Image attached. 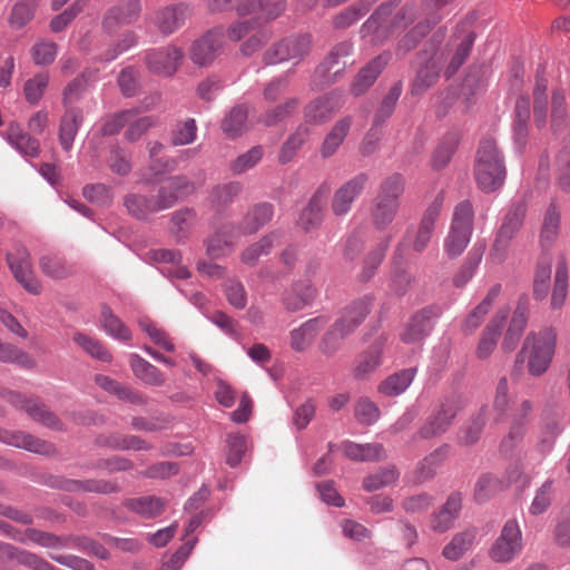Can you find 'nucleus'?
Returning <instances> with one entry per match:
<instances>
[{
    "instance_id": "1",
    "label": "nucleus",
    "mask_w": 570,
    "mask_h": 570,
    "mask_svg": "<svg viewBox=\"0 0 570 570\" xmlns=\"http://www.w3.org/2000/svg\"><path fill=\"white\" fill-rule=\"evenodd\" d=\"M400 0H390L381 4L374 13L362 24L361 33L370 38L373 45L383 43L390 36L400 32L411 23L416 16L414 4H405L392 19L390 16L399 6Z\"/></svg>"
},
{
    "instance_id": "2",
    "label": "nucleus",
    "mask_w": 570,
    "mask_h": 570,
    "mask_svg": "<svg viewBox=\"0 0 570 570\" xmlns=\"http://www.w3.org/2000/svg\"><path fill=\"white\" fill-rule=\"evenodd\" d=\"M557 346V333L547 327L535 333L530 332L522 345L520 354L527 357L528 372L532 376L543 375L550 367Z\"/></svg>"
},
{
    "instance_id": "3",
    "label": "nucleus",
    "mask_w": 570,
    "mask_h": 570,
    "mask_svg": "<svg viewBox=\"0 0 570 570\" xmlns=\"http://www.w3.org/2000/svg\"><path fill=\"white\" fill-rule=\"evenodd\" d=\"M371 299L364 298L347 306L342 316L324 334L320 343L323 354L331 356L337 352L343 340L351 334L370 313Z\"/></svg>"
},
{
    "instance_id": "4",
    "label": "nucleus",
    "mask_w": 570,
    "mask_h": 570,
    "mask_svg": "<svg viewBox=\"0 0 570 570\" xmlns=\"http://www.w3.org/2000/svg\"><path fill=\"white\" fill-rule=\"evenodd\" d=\"M473 217V207L469 200H463L455 206L450 230L443 244L444 252L450 258L460 256L470 243Z\"/></svg>"
},
{
    "instance_id": "5",
    "label": "nucleus",
    "mask_w": 570,
    "mask_h": 570,
    "mask_svg": "<svg viewBox=\"0 0 570 570\" xmlns=\"http://www.w3.org/2000/svg\"><path fill=\"white\" fill-rule=\"evenodd\" d=\"M353 42L344 40L336 43L325 58L316 67L313 75V83L317 88H323L335 83L344 73L345 61L338 67L341 61L353 53Z\"/></svg>"
},
{
    "instance_id": "6",
    "label": "nucleus",
    "mask_w": 570,
    "mask_h": 570,
    "mask_svg": "<svg viewBox=\"0 0 570 570\" xmlns=\"http://www.w3.org/2000/svg\"><path fill=\"white\" fill-rule=\"evenodd\" d=\"M205 4L210 12L235 8L239 16L254 14L259 8L266 21L276 19L285 10L283 0H205Z\"/></svg>"
},
{
    "instance_id": "7",
    "label": "nucleus",
    "mask_w": 570,
    "mask_h": 570,
    "mask_svg": "<svg viewBox=\"0 0 570 570\" xmlns=\"http://www.w3.org/2000/svg\"><path fill=\"white\" fill-rule=\"evenodd\" d=\"M312 36L308 33L291 36L275 43L264 53L267 65H275L288 60H301L309 53Z\"/></svg>"
},
{
    "instance_id": "8",
    "label": "nucleus",
    "mask_w": 570,
    "mask_h": 570,
    "mask_svg": "<svg viewBox=\"0 0 570 570\" xmlns=\"http://www.w3.org/2000/svg\"><path fill=\"white\" fill-rule=\"evenodd\" d=\"M522 532L517 520H509L503 525L500 535L490 550V557L495 562L507 563L513 560L522 550Z\"/></svg>"
},
{
    "instance_id": "9",
    "label": "nucleus",
    "mask_w": 570,
    "mask_h": 570,
    "mask_svg": "<svg viewBox=\"0 0 570 570\" xmlns=\"http://www.w3.org/2000/svg\"><path fill=\"white\" fill-rule=\"evenodd\" d=\"M461 409L458 397H446L439 410L428 417L425 423L419 429L416 436L423 440L439 436L448 431L453 420Z\"/></svg>"
},
{
    "instance_id": "10",
    "label": "nucleus",
    "mask_w": 570,
    "mask_h": 570,
    "mask_svg": "<svg viewBox=\"0 0 570 570\" xmlns=\"http://www.w3.org/2000/svg\"><path fill=\"white\" fill-rule=\"evenodd\" d=\"M441 309L438 306H425L415 312L407 321L401 333V340L405 344H415L426 338L440 316Z\"/></svg>"
},
{
    "instance_id": "11",
    "label": "nucleus",
    "mask_w": 570,
    "mask_h": 570,
    "mask_svg": "<svg viewBox=\"0 0 570 570\" xmlns=\"http://www.w3.org/2000/svg\"><path fill=\"white\" fill-rule=\"evenodd\" d=\"M343 106V92L333 90L326 92L304 107V119L311 125L327 122Z\"/></svg>"
},
{
    "instance_id": "12",
    "label": "nucleus",
    "mask_w": 570,
    "mask_h": 570,
    "mask_svg": "<svg viewBox=\"0 0 570 570\" xmlns=\"http://www.w3.org/2000/svg\"><path fill=\"white\" fill-rule=\"evenodd\" d=\"M183 58V49L174 45H169L163 48L149 50L145 56V62L151 73L171 77L180 67Z\"/></svg>"
},
{
    "instance_id": "13",
    "label": "nucleus",
    "mask_w": 570,
    "mask_h": 570,
    "mask_svg": "<svg viewBox=\"0 0 570 570\" xmlns=\"http://www.w3.org/2000/svg\"><path fill=\"white\" fill-rule=\"evenodd\" d=\"M367 181V174L360 173L342 184L332 197L331 210L333 215L337 217L347 215L351 212L354 202L364 191Z\"/></svg>"
},
{
    "instance_id": "14",
    "label": "nucleus",
    "mask_w": 570,
    "mask_h": 570,
    "mask_svg": "<svg viewBox=\"0 0 570 570\" xmlns=\"http://www.w3.org/2000/svg\"><path fill=\"white\" fill-rule=\"evenodd\" d=\"M225 43L224 27H215L193 42L191 61L199 66H209Z\"/></svg>"
},
{
    "instance_id": "15",
    "label": "nucleus",
    "mask_w": 570,
    "mask_h": 570,
    "mask_svg": "<svg viewBox=\"0 0 570 570\" xmlns=\"http://www.w3.org/2000/svg\"><path fill=\"white\" fill-rule=\"evenodd\" d=\"M7 262L17 282L28 293L32 295L40 294L42 286L31 269L30 255L24 247L17 248L14 254L8 253Z\"/></svg>"
},
{
    "instance_id": "16",
    "label": "nucleus",
    "mask_w": 570,
    "mask_h": 570,
    "mask_svg": "<svg viewBox=\"0 0 570 570\" xmlns=\"http://www.w3.org/2000/svg\"><path fill=\"white\" fill-rule=\"evenodd\" d=\"M3 396L14 406L23 409L32 420L41 423L42 425L53 430L62 429L61 421L42 403H39L36 400H27L21 394L13 391L7 392Z\"/></svg>"
},
{
    "instance_id": "17",
    "label": "nucleus",
    "mask_w": 570,
    "mask_h": 570,
    "mask_svg": "<svg viewBox=\"0 0 570 570\" xmlns=\"http://www.w3.org/2000/svg\"><path fill=\"white\" fill-rule=\"evenodd\" d=\"M191 12L190 6L186 3L167 6L155 12L153 23L161 35L169 36L185 24Z\"/></svg>"
},
{
    "instance_id": "18",
    "label": "nucleus",
    "mask_w": 570,
    "mask_h": 570,
    "mask_svg": "<svg viewBox=\"0 0 570 570\" xmlns=\"http://www.w3.org/2000/svg\"><path fill=\"white\" fill-rule=\"evenodd\" d=\"M239 237L235 224H224L205 240L206 254L213 259L225 257L232 253Z\"/></svg>"
},
{
    "instance_id": "19",
    "label": "nucleus",
    "mask_w": 570,
    "mask_h": 570,
    "mask_svg": "<svg viewBox=\"0 0 570 570\" xmlns=\"http://www.w3.org/2000/svg\"><path fill=\"white\" fill-rule=\"evenodd\" d=\"M140 12L141 2L139 0H120L107 10L102 21L104 29L114 32L121 26L135 22Z\"/></svg>"
},
{
    "instance_id": "20",
    "label": "nucleus",
    "mask_w": 570,
    "mask_h": 570,
    "mask_svg": "<svg viewBox=\"0 0 570 570\" xmlns=\"http://www.w3.org/2000/svg\"><path fill=\"white\" fill-rule=\"evenodd\" d=\"M505 174L503 159L490 164L484 158H476L474 175L479 187L483 191L490 193L501 187Z\"/></svg>"
},
{
    "instance_id": "21",
    "label": "nucleus",
    "mask_w": 570,
    "mask_h": 570,
    "mask_svg": "<svg viewBox=\"0 0 570 570\" xmlns=\"http://www.w3.org/2000/svg\"><path fill=\"white\" fill-rule=\"evenodd\" d=\"M330 190L328 184H322L309 199L307 206L301 213L298 225L305 232L313 230L321 225L323 210L325 208Z\"/></svg>"
},
{
    "instance_id": "22",
    "label": "nucleus",
    "mask_w": 570,
    "mask_h": 570,
    "mask_svg": "<svg viewBox=\"0 0 570 570\" xmlns=\"http://www.w3.org/2000/svg\"><path fill=\"white\" fill-rule=\"evenodd\" d=\"M444 63L443 51H435L417 70L411 85L412 95H421L432 87L440 77Z\"/></svg>"
},
{
    "instance_id": "23",
    "label": "nucleus",
    "mask_w": 570,
    "mask_h": 570,
    "mask_svg": "<svg viewBox=\"0 0 570 570\" xmlns=\"http://www.w3.org/2000/svg\"><path fill=\"white\" fill-rule=\"evenodd\" d=\"M462 500L460 492L451 493L439 511L431 515V529L435 532L443 533L452 528L462 510Z\"/></svg>"
},
{
    "instance_id": "24",
    "label": "nucleus",
    "mask_w": 570,
    "mask_h": 570,
    "mask_svg": "<svg viewBox=\"0 0 570 570\" xmlns=\"http://www.w3.org/2000/svg\"><path fill=\"white\" fill-rule=\"evenodd\" d=\"M391 60L390 52H383L373 58L366 66H364L351 85V92L354 96L364 94L376 80L382 70Z\"/></svg>"
},
{
    "instance_id": "25",
    "label": "nucleus",
    "mask_w": 570,
    "mask_h": 570,
    "mask_svg": "<svg viewBox=\"0 0 570 570\" xmlns=\"http://www.w3.org/2000/svg\"><path fill=\"white\" fill-rule=\"evenodd\" d=\"M0 442L37 454L50 455L55 453V446L51 443L20 431H0Z\"/></svg>"
},
{
    "instance_id": "26",
    "label": "nucleus",
    "mask_w": 570,
    "mask_h": 570,
    "mask_svg": "<svg viewBox=\"0 0 570 570\" xmlns=\"http://www.w3.org/2000/svg\"><path fill=\"white\" fill-rule=\"evenodd\" d=\"M314 297L315 288L313 285L307 281H299L284 291L282 302L286 311L294 313L309 305Z\"/></svg>"
},
{
    "instance_id": "27",
    "label": "nucleus",
    "mask_w": 570,
    "mask_h": 570,
    "mask_svg": "<svg viewBox=\"0 0 570 570\" xmlns=\"http://www.w3.org/2000/svg\"><path fill=\"white\" fill-rule=\"evenodd\" d=\"M274 216V207L269 203H261L252 207L243 217L237 226L238 233L242 235H252L257 233Z\"/></svg>"
},
{
    "instance_id": "28",
    "label": "nucleus",
    "mask_w": 570,
    "mask_h": 570,
    "mask_svg": "<svg viewBox=\"0 0 570 570\" xmlns=\"http://www.w3.org/2000/svg\"><path fill=\"white\" fill-rule=\"evenodd\" d=\"M509 311H499L484 328L476 347V356L480 360L488 358L494 351L501 328L508 317Z\"/></svg>"
},
{
    "instance_id": "29",
    "label": "nucleus",
    "mask_w": 570,
    "mask_h": 570,
    "mask_svg": "<svg viewBox=\"0 0 570 570\" xmlns=\"http://www.w3.org/2000/svg\"><path fill=\"white\" fill-rule=\"evenodd\" d=\"M406 248V239L401 240L396 245L392 258L394 273L391 281V287L397 295H404L414 282L413 275L402 267Z\"/></svg>"
},
{
    "instance_id": "30",
    "label": "nucleus",
    "mask_w": 570,
    "mask_h": 570,
    "mask_svg": "<svg viewBox=\"0 0 570 570\" xmlns=\"http://www.w3.org/2000/svg\"><path fill=\"white\" fill-rule=\"evenodd\" d=\"M326 318L314 317L291 332V346L296 352H303L311 346L318 332L325 326Z\"/></svg>"
},
{
    "instance_id": "31",
    "label": "nucleus",
    "mask_w": 570,
    "mask_h": 570,
    "mask_svg": "<svg viewBox=\"0 0 570 570\" xmlns=\"http://www.w3.org/2000/svg\"><path fill=\"white\" fill-rule=\"evenodd\" d=\"M2 136L22 156L37 157L39 155V141L23 132L18 124L11 122Z\"/></svg>"
},
{
    "instance_id": "32",
    "label": "nucleus",
    "mask_w": 570,
    "mask_h": 570,
    "mask_svg": "<svg viewBox=\"0 0 570 570\" xmlns=\"http://www.w3.org/2000/svg\"><path fill=\"white\" fill-rule=\"evenodd\" d=\"M416 373V367H409L397 371L383 380L380 383L377 391L387 397L399 396L409 389Z\"/></svg>"
},
{
    "instance_id": "33",
    "label": "nucleus",
    "mask_w": 570,
    "mask_h": 570,
    "mask_svg": "<svg viewBox=\"0 0 570 570\" xmlns=\"http://www.w3.org/2000/svg\"><path fill=\"white\" fill-rule=\"evenodd\" d=\"M353 119L351 116H346L344 118L338 119L326 134L322 146H321V156L323 158L332 157L340 146L343 144L345 138L347 137Z\"/></svg>"
},
{
    "instance_id": "34",
    "label": "nucleus",
    "mask_w": 570,
    "mask_h": 570,
    "mask_svg": "<svg viewBox=\"0 0 570 570\" xmlns=\"http://www.w3.org/2000/svg\"><path fill=\"white\" fill-rule=\"evenodd\" d=\"M82 112L79 109L67 108L59 126V142L63 150L72 148L77 132L82 124Z\"/></svg>"
},
{
    "instance_id": "35",
    "label": "nucleus",
    "mask_w": 570,
    "mask_h": 570,
    "mask_svg": "<svg viewBox=\"0 0 570 570\" xmlns=\"http://www.w3.org/2000/svg\"><path fill=\"white\" fill-rule=\"evenodd\" d=\"M0 551L11 561L32 570H56L55 567L43 558L32 552L20 550L11 544L0 543Z\"/></svg>"
},
{
    "instance_id": "36",
    "label": "nucleus",
    "mask_w": 570,
    "mask_h": 570,
    "mask_svg": "<svg viewBox=\"0 0 570 570\" xmlns=\"http://www.w3.org/2000/svg\"><path fill=\"white\" fill-rule=\"evenodd\" d=\"M343 453L354 461H376L383 459L384 449L380 443L360 444L352 441L341 443Z\"/></svg>"
},
{
    "instance_id": "37",
    "label": "nucleus",
    "mask_w": 570,
    "mask_h": 570,
    "mask_svg": "<svg viewBox=\"0 0 570 570\" xmlns=\"http://www.w3.org/2000/svg\"><path fill=\"white\" fill-rule=\"evenodd\" d=\"M552 259L548 255H542L534 268L533 275V297L537 301L547 298L551 287Z\"/></svg>"
},
{
    "instance_id": "38",
    "label": "nucleus",
    "mask_w": 570,
    "mask_h": 570,
    "mask_svg": "<svg viewBox=\"0 0 570 570\" xmlns=\"http://www.w3.org/2000/svg\"><path fill=\"white\" fill-rule=\"evenodd\" d=\"M130 367L137 379L151 386H161L165 383L163 373L148 361L136 353L129 356Z\"/></svg>"
},
{
    "instance_id": "39",
    "label": "nucleus",
    "mask_w": 570,
    "mask_h": 570,
    "mask_svg": "<svg viewBox=\"0 0 570 570\" xmlns=\"http://www.w3.org/2000/svg\"><path fill=\"white\" fill-rule=\"evenodd\" d=\"M373 3V0H358L333 17V27L340 30L350 28L370 11Z\"/></svg>"
},
{
    "instance_id": "40",
    "label": "nucleus",
    "mask_w": 570,
    "mask_h": 570,
    "mask_svg": "<svg viewBox=\"0 0 570 570\" xmlns=\"http://www.w3.org/2000/svg\"><path fill=\"white\" fill-rule=\"evenodd\" d=\"M383 345L382 343L373 344L367 351L361 354L356 360L354 367V376L357 380H364L376 371L382 364Z\"/></svg>"
},
{
    "instance_id": "41",
    "label": "nucleus",
    "mask_w": 570,
    "mask_h": 570,
    "mask_svg": "<svg viewBox=\"0 0 570 570\" xmlns=\"http://www.w3.org/2000/svg\"><path fill=\"white\" fill-rule=\"evenodd\" d=\"M60 489L69 492H95V493H114L119 490L118 485L105 480H63L57 484Z\"/></svg>"
},
{
    "instance_id": "42",
    "label": "nucleus",
    "mask_w": 570,
    "mask_h": 570,
    "mask_svg": "<svg viewBox=\"0 0 570 570\" xmlns=\"http://www.w3.org/2000/svg\"><path fill=\"white\" fill-rule=\"evenodd\" d=\"M197 214L194 208L185 207L171 214L170 233L177 242L187 239L191 228L196 223Z\"/></svg>"
},
{
    "instance_id": "43",
    "label": "nucleus",
    "mask_w": 570,
    "mask_h": 570,
    "mask_svg": "<svg viewBox=\"0 0 570 570\" xmlns=\"http://www.w3.org/2000/svg\"><path fill=\"white\" fill-rule=\"evenodd\" d=\"M95 382L102 390L109 392L110 394H115L119 400L127 401L136 405H142L146 403V400L140 393L121 385L119 382L107 375H96Z\"/></svg>"
},
{
    "instance_id": "44",
    "label": "nucleus",
    "mask_w": 570,
    "mask_h": 570,
    "mask_svg": "<svg viewBox=\"0 0 570 570\" xmlns=\"http://www.w3.org/2000/svg\"><path fill=\"white\" fill-rule=\"evenodd\" d=\"M569 287L568 265L563 256L559 257L554 282L551 293V308L559 309L563 306Z\"/></svg>"
},
{
    "instance_id": "45",
    "label": "nucleus",
    "mask_w": 570,
    "mask_h": 570,
    "mask_svg": "<svg viewBox=\"0 0 570 570\" xmlns=\"http://www.w3.org/2000/svg\"><path fill=\"white\" fill-rule=\"evenodd\" d=\"M100 326L114 340L128 342L131 338L130 330L108 306L101 308Z\"/></svg>"
},
{
    "instance_id": "46",
    "label": "nucleus",
    "mask_w": 570,
    "mask_h": 570,
    "mask_svg": "<svg viewBox=\"0 0 570 570\" xmlns=\"http://www.w3.org/2000/svg\"><path fill=\"white\" fill-rule=\"evenodd\" d=\"M450 452L449 444H442L429 455H426L416 468V475L420 481L432 479L441 464L445 461Z\"/></svg>"
},
{
    "instance_id": "47",
    "label": "nucleus",
    "mask_w": 570,
    "mask_h": 570,
    "mask_svg": "<svg viewBox=\"0 0 570 570\" xmlns=\"http://www.w3.org/2000/svg\"><path fill=\"white\" fill-rule=\"evenodd\" d=\"M400 206L373 198L371 220L375 229L385 230L395 219Z\"/></svg>"
},
{
    "instance_id": "48",
    "label": "nucleus",
    "mask_w": 570,
    "mask_h": 570,
    "mask_svg": "<svg viewBox=\"0 0 570 570\" xmlns=\"http://www.w3.org/2000/svg\"><path fill=\"white\" fill-rule=\"evenodd\" d=\"M247 117L246 105L235 106L223 119L222 130L232 138L240 136L247 129Z\"/></svg>"
},
{
    "instance_id": "49",
    "label": "nucleus",
    "mask_w": 570,
    "mask_h": 570,
    "mask_svg": "<svg viewBox=\"0 0 570 570\" xmlns=\"http://www.w3.org/2000/svg\"><path fill=\"white\" fill-rule=\"evenodd\" d=\"M8 533L12 539L21 543L33 542L43 548H58L62 546V540L59 537L33 528H28L24 531L14 530Z\"/></svg>"
},
{
    "instance_id": "50",
    "label": "nucleus",
    "mask_w": 570,
    "mask_h": 570,
    "mask_svg": "<svg viewBox=\"0 0 570 570\" xmlns=\"http://www.w3.org/2000/svg\"><path fill=\"white\" fill-rule=\"evenodd\" d=\"M165 501L158 497L131 498L125 501V507L142 518L159 515L165 509Z\"/></svg>"
},
{
    "instance_id": "51",
    "label": "nucleus",
    "mask_w": 570,
    "mask_h": 570,
    "mask_svg": "<svg viewBox=\"0 0 570 570\" xmlns=\"http://www.w3.org/2000/svg\"><path fill=\"white\" fill-rule=\"evenodd\" d=\"M484 253L483 245H475L468 254L464 263L453 277L455 287L464 286L475 274Z\"/></svg>"
},
{
    "instance_id": "52",
    "label": "nucleus",
    "mask_w": 570,
    "mask_h": 570,
    "mask_svg": "<svg viewBox=\"0 0 570 570\" xmlns=\"http://www.w3.org/2000/svg\"><path fill=\"white\" fill-rule=\"evenodd\" d=\"M560 212L551 204L543 217L540 243L543 248H550L557 240L560 230Z\"/></svg>"
},
{
    "instance_id": "53",
    "label": "nucleus",
    "mask_w": 570,
    "mask_h": 570,
    "mask_svg": "<svg viewBox=\"0 0 570 570\" xmlns=\"http://www.w3.org/2000/svg\"><path fill=\"white\" fill-rule=\"evenodd\" d=\"M276 237V233H269L262 237L258 242L246 247L240 254L242 263L248 266L256 265L262 256H266L271 253Z\"/></svg>"
},
{
    "instance_id": "54",
    "label": "nucleus",
    "mask_w": 570,
    "mask_h": 570,
    "mask_svg": "<svg viewBox=\"0 0 570 570\" xmlns=\"http://www.w3.org/2000/svg\"><path fill=\"white\" fill-rule=\"evenodd\" d=\"M525 213L527 207L524 203L518 202L512 204L504 216L503 223L498 234H501L503 237H510L512 239L521 228Z\"/></svg>"
},
{
    "instance_id": "55",
    "label": "nucleus",
    "mask_w": 570,
    "mask_h": 570,
    "mask_svg": "<svg viewBox=\"0 0 570 570\" xmlns=\"http://www.w3.org/2000/svg\"><path fill=\"white\" fill-rule=\"evenodd\" d=\"M404 191V179L400 174H393L382 180L374 198L400 206V197Z\"/></svg>"
},
{
    "instance_id": "56",
    "label": "nucleus",
    "mask_w": 570,
    "mask_h": 570,
    "mask_svg": "<svg viewBox=\"0 0 570 570\" xmlns=\"http://www.w3.org/2000/svg\"><path fill=\"white\" fill-rule=\"evenodd\" d=\"M441 21V16H434L431 21L425 20L424 22L417 23L411 29L399 42L397 51L406 53L414 49L419 41L430 31L432 27Z\"/></svg>"
},
{
    "instance_id": "57",
    "label": "nucleus",
    "mask_w": 570,
    "mask_h": 570,
    "mask_svg": "<svg viewBox=\"0 0 570 570\" xmlns=\"http://www.w3.org/2000/svg\"><path fill=\"white\" fill-rule=\"evenodd\" d=\"M40 0H20L12 7L9 23L12 28L21 29L35 17Z\"/></svg>"
},
{
    "instance_id": "58",
    "label": "nucleus",
    "mask_w": 570,
    "mask_h": 570,
    "mask_svg": "<svg viewBox=\"0 0 570 570\" xmlns=\"http://www.w3.org/2000/svg\"><path fill=\"white\" fill-rule=\"evenodd\" d=\"M459 142L456 134L450 132L445 135L432 155V166L434 169L445 167L451 160Z\"/></svg>"
},
{
    "instance_id": "59",
    "label": "nucleus",
    "mask_w": 570,
    "mask_h": 570,
    "mask_svg": "<svg viewBox=\"0 0 570 570\" xmlns=\"http://www.w3.org/2000/svg\"><path fill=\"white\" fill-rule=\"evenodd\" d=\"M402 94V83H394L383 98L379 109L375 112L373 125L374 127L382 126L387 118H390L395 109L396 102Z\"/></svg>"
},
{
    "instance_id": "60",
    "label": "nucleus",
    "mask_w": 570,
    "mask_h": 570,
    "mask_svg": "<svg viewBox=\"0 0 570 570\" xmlns=\"http://www.w3.org/2000/svg\"><path fill=\"white\" fill-rule=\"evenodd\" d=\"M72 340L91 357L101 362H111L112 356L109 351L95 337L83 333H76Z\"/></svg>"
},
{
    "instance_id": "61",
    "label": "nucleus",
    "mask_w": 570,
    "mask_h": 570,
    "mask_svg": "<svg viewBox=\"0 0 570 570\" xmlns=\"http://www.w3.org/2000/svg\"><path fill=\"white\" fill-rule=\"evenodd\" d=\"M474 538L475 532L472 530L458 533L453 537L451 542L444 547L443 556L452 561L460 559L463 553L472 547Z\"/></svg>"
},
{
    "instance_id": "62",
    "label": "nucleus",
    "mask_w": 570,
    "mask_h": 570,
    "mask_svg": "<svg viewBox=\"0 0 570 570\" xmlns=\"http://www.w3.org/2000/svg\"><path fill=\"white\" fill-rule=\"evenodd\" d=\"M400 473L395 466H386L380 471L366 476L363 487L366 491L372 492L382 488L392 485L399 479Z\"/></svg>"
},
{
    "instance_id": "63",
    "label": "nucleus",
    "mask_w": 570,
    "mask_h": 570,
    "mask_svg": "<svg viewBox=\"0 0 570 570\" xmlns=\"http://www.w3.org/2000/svg\"><path fill=\"white\" fill-rule=\"evenodd\" d=\"M242 185L230 181L215 186L209 195L210 203L216 207H225L240 194Z\"/></svg>"
},
{
    "instance_id": "64",
    "label": "nucleus",
    "mask_w": 570,
    "mask_h": 570,
    "mask_svg": "<svg viewBox=\"0 0 570 570\" xmlns=\"http://www.w3.org/2000/svg\"><path fill=\"white\" fill-rule=\"evenodd\" d=\"M299 100L297 98H289L285 102L276 106L275 108L266 111L259 119L262 124L265 126H275L291 115L297 109Z\"/></svg>"
}]
</instances>
